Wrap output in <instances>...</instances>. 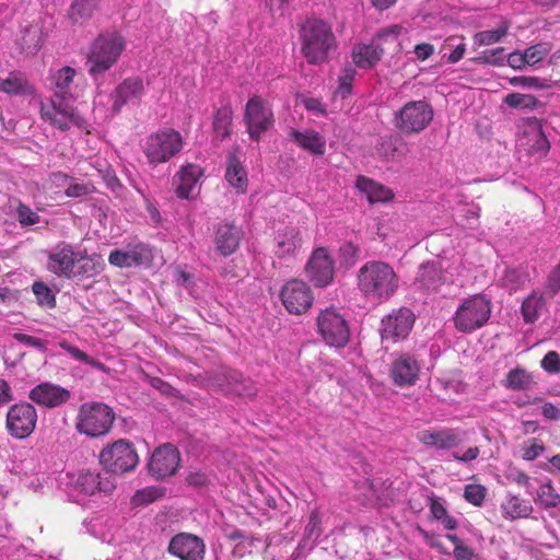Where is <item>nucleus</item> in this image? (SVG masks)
I'll return each mask as SVG.
<instances>
[{
    "instance_id": "3c124183",
    "label": "nucleus",
    "mask_w": 560,
    "mask_h": 560,
    "mask_svg": "<svg viewBox=\"0 0 560 560\" xmlns=\"http://www.w3.org/2000/svg\"><path fill=\"white\" fill-rule=\"evenodd\" d=\"M551 51V45L549 43H538L532 45L524 50L525 58L528 66H535L544 60Z\"/></svg>"
},
{
    "instance_id": "de8ad7c7",
    "label": "nucleus",
    "mask_w": 560,
    "mask_h": 560,
    "mask_svg": "<svg viewBox=\"0 0 560 560\" xmlns=\"http://www.w3.org/2000/svg\"><path fill=\"white\" fill-rule=\"evenodd\" d=\"M165 490L161 487L150 486L138 490L131 501L133 505H147L164 497Z\"/></svg>"
},
{
    "instance_id": "20e7f679",
    "label": "nucleus",
    "mask_w": 560,
    "mask_h": 560,
    "mask_svg": "<svg viewBox=\"0 0 560 560\" xmlns=\"http://www.w3.org/2000/svg\"><path fill=\"white\" fill-rule=\"evenodd\" d=\"M301 51L311 65H322L328 60L330 51L337 47L331 25L318 19H308L300 31Z\"/></svg>"
},
{
    "instance_id": "c85d7f7f",
    "label": "nucleus",
    "mask_w": 560,
    "mask_h": 560,
    "mask_svg": "<svg viewBox=\"0 0 560 560\" xmlns=\"http://www.w3.org/2000/svg\"><path fill=\"white\" fill-rule=\"evenodd\" d=\"M383 48L380 44H355L352 48L351 57L353 63L361 69L373 68L383 56Z\"/></svg>"
},
{
    "instance_id": "4d7b16f0",
    "label": "nucleus",
    "mask_w": 560,
    "mask_h": 560,
    "mask_svg": "<svg viewBox=\"0 0 560 560\" xmlns=\"http://www.w3.org/2000/svg\"><path fill=\"white\" fill-rule=\"evenodd\" d=\"M320 523H322L320 512L318 509H314L311 512L308 523L305 526V536L308 539L316 540L320 536V534H322Z\"/></svg>"
},
{
    "instance_id": "6ab92c4d",
    "label": "nucleus",
    "mask_w": 560,
    "mask_h": 560,
    "mask_svg": "<svg viewBox=\"0 0 560 560\" xmlns=\"http://www.w3.org/2000/svg\"><path fill=\"white\" fill-rule=\"evenodd\" d=\"M153 258L151 248L141 243H131L120 249L112 250L108 256L110 265L118 268H131L149 264Z\"/></svg>"
},
{
    "instance_id": "4be33fe9",
    "label": "nucleus",
    "mask_w": 560,
    "mask_h": 560,
    "mask_svg": "<svg viewBox=\"0 0 560 560\" xmlns=\"http://www.w3.org/2000/svg\"><path fill=\"white\" fill-rule=\"evenodd\" d=\"M202 176L201 166L192 163L183 165L173 177L176 196L186 200L195 199L199 194L198 183Z\"/></svg>"
},
{
    "instance_id": "5fc2aeb1",
    "label": "nucleus",
    "mask_w": 560,
    "mask_h": 560,
    "mask_svg": "<svg viewBox=\"0 0 560 560\" xmlns=\"http://www.w3.org/2000/svg\"><path fill=\"white\" fill-rule=\"evenodd\" d=\"M402 30V26L397 24L383 27L375 34L374 43L381 45L384 43L394 42L397 44V47H399L400 44L398 43V38Z\"/></svg>"
},
{
    "instance_id": "f704fd0d",
    "label": "nucleus",
    "mask_w": 560,
    "mask_h": 560,
    "mask_svg": "<svg viewBox=\"0 0 560 560\" xmlns=\"http://www.w3.org/2000/svg\"><path fill=\"white\" fill-rule=\"evenodd\" d=\"M225 179L237 189L238 192H245L247 188V173L235 153H231L226 162Z\"/></svg>"
},
{
    "instance_id": "473e14b6",
    "label": "nucleus",
    "mask_w": 560,
    "mask_h": 560,
    "mask_svg": "<svg viewBox=\"0 0 560 560\" xmlns=\"http://www.w3.org/2000/svg\"><path fill=\"white\" fill-rule=\"evenodd\" d=\"M357 188L366 196L371 203L386 202L394 196L389 188L365 176L358 177Z\"/></svg>"
},
{
    "instance_id": "9d476101",
    "label": "nucleus",
    "mask_w": 560,
    "mask_h": 560,
    "mask_svg": "<svg viewBox=\"0 0 560 560\" xmlns=\"http://www.w3.org/2000/svg\"><path fill=\"white\" fill-rule=\"evenodd\" d=\"M433 119V108L425 101H410L394 113L393 124L404 135L419 133Z\"/></svg>"
},
{
    "instance_id": "c03bdc74",
    "label": "nucleus",
    "mask_w": 560,
    "mask_h": 560,
    "mask_svg": "<svg viewBox=\"0 0 560 560\" xmlns=\"http://www.w3.org/2000/svg\"><path fill=\"white\" fill-rule=\"evenodd\" d=\"M509 23L503 21L495 30L480 31L475 34L474 43L478 46H489L499 43L509 31Z\"/></svg>"
},
{
    "instance_id": "6e6d98bb",
    "label": "nucleus",
    "mask_w": 560,
    "mask_h": 560,
    "mask_svg": "<svg viewBox=\"0 0 560 560\" xmlns=\"http://www.w3.org/2000/svg\"><path fill=\"white\" fill-rule=\"evenodd\" d=\"M487 489L481 485H467L464 489V498L467 502L480 506L486 498Z\"/></svg>"
},
{
    "instance_id": "49530a36",
    "label": "nucleus",
    "mask_w": 560,
    "mask_h": 560,
    "mask_svg": "<svg viewBox=\"0 0 560 560\" xmlns=\"http://www.w3.org/2000/svg\"><path fill=\"white\" fill-rule=\"evenodd\" d=\"M32 292L39 306L45 308H54L56 306V294L46 283L35 281L32 285Z\"/></svg>"
},
{
    "instance_id": "7c9ffc66",
    "label": "nucleus",
    "mask_w": 560,
    "mask_h": 560,
    "mask_svg": "<svg viewBox=\"0 0 560 560\" xmlns=\"http://www.w3.org/2000/svg\"><path fill=\"white\" fill-rule=\"evenodd\" d=\"M45 38L46 34L43 26L39 23H35L22 31L18 44L26 55H35L42 48Z\"/></svg>"
},
{
    "instance_id": "052dcab7",
    "label": "nucleus",
    "mask_w": 560,
    "mask_h": 560,
    "mask_svg": "<svg viewBox=\"0 0 560 560\" xmlns=\"http://www.w3.org/2000/svg\"><path fill=\"white\" fill-rule=\"evenodd\" d=\"M19 222L23 226L34 225L39 222V215L33 211L28 206L20 205L16 209Z\"/></svg>"
},
{
    "instance_id": "39448f33",
    "label": "nucleus",
    "mask_w": 560,
    "mask_h": 560,
    "mask_svg": "<svg viewBox=\"0 0 560 560\" xmlns=\"http://www.w3.org/2000/svg\"><path fill=\"white\" fill-rule=\"evenodd\" d=\"M125 49V39L117 32L103 33L92 44L86 65L92 75L109 70Z\"/></svg>"
},
{
    "instance_id": "412c9836",
    "label": "nucleus",
    "mask_w": 560,
    "mask_h": 560,
    "mask_svg": "<svg viewBox=\"0 0 560 560\" xmlns=\"http://www.w3.org/2000/svg\"><path fill=\"white\" fill-rule=\"evenodd\" d=\"M67 485L71 487L74 492L84 495H92L96 492H110L114 485L110 480L102 479L101 474L97 471H79L67 474Z\"/></svg>"
},
{
    "instance_id": "8fccbe9b",
    "label": "nucleus",
    "mask_w": 560,
    "mask_h": 560,
    "mask_svg": "<svg viewBox=\"0 0 560 560\" xmlns=\"http://www.w3.org/2000/svg\"><path fill=\"white\" fill-rule=\"evenodd\" d=\"M509 83L515 88H522L526 90H544L549 88L548 80L537 77H512L509 79Z\"/></svg>"
},
{
    "instance_id": "2eb2a0df",
    "label": "nucleus",
    "mask_w": 560,
    "mask_h": 560,
    "mask_svg": "<svg viewBox=\"0 0 560 560\" xmlns=\"http://www.w3.org/2000/svg\"><path fill=\"white\" fill-rule=\"evenodd\" d=\"M167 552L179 560H205L206 544L199 536L182 532L171 538Z\"/></svg>"
},
{
    "instance_id": "c9c22d12",
    "label": "nucleus",
    "mask_w": 560,
    "mask_h": 560,
    "mask_svg": "<svg viewBox=\"0 0 560 560\" xmlns=\"http://www.w3.org/2000/svg\"><path fill=\"white\" fill-rule=\"evenodd\" d=\"M546 306V300L541 292L534 290L522 303L521 312L525 323H535Z\"/></svg>"
},
{
    "instance_id": "a878e982",
    "label": "nucleus",
    "mask_w": 560,
    "mask_h": 560,
    "mask_svg": "<svg viewBox=\"0 0 560 560\" xmlns=\"http://www.w3.org/2000/svg\"><path fill=\"white\" fill-rule=\"evenodd\" d=\"M289 139L311 154L320 156L325 153L326 139L313 129H291L289 132Z\"/></svg>"
},
{
    "instance_id": "79ce46f5",
    "label": "nucleus",
    "mask_w": 560,
    "mask_h": 560,
    "mask_svg": "<svg viewBox=\"0 0 560 560\" xmlns=\"http://www.w3.org/2000/svg\"><path fill=\"white\" fill-rule=\"evenodd\" d=\"M1 92L11 95H32L34 89L22 74L12 73L3 80Z\"/></svg>"
},
{
    "instance_id": "ddd939ff",
    "label": "nucleus",
    "mask_w": 560,
    "mask_h": 560,
    "mask_svg": "<svg viewBox=\"0 0 560 560\" xmlns=\"http://www.w3.org/2000/svg\"><path fill=\"white\" fill-rule=\"evenodd\" d=\"M37 423V411L28 402H20L11 406L7 412L5 428L8 433L22 440L30 436Z\"/></svg>"
},
{
    "instance_id": "864d4df0",
    "label": "nucleus",
    "mask_w": 560,
    "mask_h": 560,
    "mask_svg": "<svg viewBox=\"0 0 560 560\" xmlns=\"http://www.w3.org/2000/svg\"><path fill=\"white\" fill-rule=\"evenodd\" d=\"M60 348L63 349L65 351H67L72 359L79 361V362H82L84 364H88V365H91L95 369H98V370H103L104 369V364L98 362V361H95L94 359L90 358L85 352L81 351L79 348L74 347V346H71L69 342L67 341H61L59 343Z\"/></svg>"
},
{
    "instance_id": "f3484780",
    "label": "nucleus",
    "mask_w": 560,
    "mask_h": 560,
    "mask_svg": "<svg viewBox=\"0 0 560 560\" xmlns=\"http://www.w3.org/2000/svg\"><path fill=\"white\" fill-rule=\"evenodd\" d=\"M415 323L413 313L402 307L382 319L381 336L383 340L396 342L405 339Z\"/></svg>"
},
{
    "instance_id": "4468645a",
    "label": "nucleus",
    "mask_w": 560,
    "mask_h": 560,
    "mask_svg": "<svg viewBox=\"0 0 560 560\" xmlns=\"http://www.w3.org/2000/svg\"><path fill=\"white\" fill-rule=\"evenodd\" d=\"M305 271L308 280L318 288H324L332 281L335 264L325 247H318L313 250Z\"/></svg>"
},
{
    "instance_id": "37998d69",
    "label": "nucleus",
    "mask_w": 560,
    "mask_h": 560,
    "mask_svg": "<svg viewBox=\"0 0 560 560\" xmlns=\"http://www.w3.org/2000/svg\"><path fill=\"white\" fill-rule=\"evenodd\" d=\"M233 110L231 106L219 108L213 118V131L215 137L223 140L231 133Z\"/></svg>"
},
{
    "instance_id": "aec40b11",
    "label": "nucleus",
    "mask_w": 560,
    "mask_h": 560,
    "mask_svg": "<svg viewBox=\"0 0 560 560\" xmlns=\"http://www.w3.org/2000/svg\"><path fill=\"white\" fill-rule=\"evenodd\" d=\"M179 452L172 444L158 447L150 459L149 472L156 479H164L174 475L179 466Z\"/></svg>"
},
{
    "instance_id": "338daca9",
    "label": "nucleus",
    "mask_w": 560,
    "mask_h": 560,
    "mask_svg": "<svg viewBox=\"0 0 560 560\" xmlns=\"http://www.w3.org/2000/svg\"><path fill=\"white\" fill-rule=\"evenodd\" d=\"M94 191V186L91 184L71 183L66 188L68 197H83Z\"/></svg>"
},
{
    "instance_id": "a211bd4d",
    "label": "nucleus",
    "mask_w": 560,
    "mask_h": 560,
    "mask_svg": "<svg viewBox=\"0 0 560 560\" xmlns=\"http://www.w3.org/2000/svg\"><path fill=\"white\" fill-rule=\"evenodd\" d=\"M418 440L427 447L448 451L464 441V432L457 428L427 429L418 432Z\"/></svg>"
},
{
    "instance_id": "4c0bfd02",
    "label": "nucleus",
    "mask_w": 560,
    "mask_h": 560,
    "mask_svg": "<svg viewBox=\"0 0 560 560\" xmlns=\"http://www.w3.org/2000/svg\"><path fill=\"white\" fill-rule=\"evenodd\" d=\"M535 503L545 509L556 508L560 504V494L555 490L549 479L539 481V487H534V495H530Z\"/></svg>"
},
{
    "instance_id": "774afa93",
    "label": "nucleus",
    "mask_w": 560,
    "mask_h": 560,
    "mask_svg": "<svg viewBox=\"0 0 560 560\" xmlns=\"http://www.w3.org/2000/svg\"><path fill=\"white\" fill-rule=\"evenodd\" d=\"M547 289L552 293H558L560 291V261L548 275Z\"/></svg>"
},
{
    "instance_id": "dca6fc26",
    "label": "nucleus",
    "mask_w": 560,
    "mask_h": 560,
    "mask_svg": "<svg viewBox=\"0 0 560 560\" xmlns=\"http://www.w3.org/2000/svg\"><path fill=\"white\" fill-rule=\"evenodd\" d=\"M313 294L310 287L301 280L287 282L281 291V301L291 314H303L313 304Z\"/></svg>"
},
{
    "instance_id": "e433bc0d",
    "label": "nucleus",
    "mask_w": 560,
    "mask_h": 560,
    "mask_svg": "<svg viewBox=\"0 0 560 560\" xmlns=\"http://www.w3.org/2000/svg\"><path fill=\"white\" fill-rule=\"evenodd\" d=\"M527 140L525 143L528 147L530 154H538L539 156L546 155L549 151L550 144L538 124L528 127L521 141Z\"/></svg>"
},
{
    "instance_id": "e2e57ef3",
    "label": "nucleus",
    "mask_w": 560,
    "mask_h": 560,
    "mask_svg": "<svg viewBox=\"0 0 560 560\" xmlns=\"http://www.w3.org/2000/svg\"><path fill=\"white\" fill-rule=\"evenodd\" d=\"M13 338L19 342H21L25 346L35 348L42 352H44L46 350V341H44L37 337L30 336V335H26L23 332H15L13 335Z\"/></svg>"
},
{
    "instance_id": "f03ea898",
    "label": "nucleus",
    "mask_w": 560,
    "mask_h": 560,
    "mask_svg": "<svg viewBox=\"0 0 560 560\" xmlns=\"http://www.w3.org/2000/svg\"><path fill=\"white\" fill-rule=\"evenodd\" d=\"M46 267L60 278L81 279L98 275L104 264L101 256L75 252L70 244L61 242L49 250Z\"/></svg>"
},
{
    "instance_id": "603ef678",
    "label": "nucleus",
    "mask_w": 560,
    "mask_h": 560,
    "mask_svg": "<svg viewBox=\"0 0 560 560\" xmlns=\"http://www.w3.org/2000/svg\"><path fill=\"white\" fill-rule=\"evenodd\" d=\"M355 69L351 66H347L342 69L338 79L339 84L336 90V95L343 100L351 93L352 82L355 78Z\"/></svg>"
},
{
    "instance_id": "b1692460",
    "label": "nucleus",
    "mask_w": 560,
    "mask_h": 560,
    "mask_svg": "<svg viewBox=\"0 0 560 560\" xmlns=\"http://www.w3.org/2000/svg\"><path fill=\"white\" fill-rule=\"evenodd\" d=\"M419 373V361L410 353H401L392 362L390 376L398 386L413 385Z\"/></svg>"
},
{
    "instance_id": "bb28decb",
    "label": "nucleus",
    "mask_w": 560,
    "mask_h": 560,
    "mask_svg": "<svg viewBox=\"0 0 560 560\" xmlns=\"http://www.w3.org/2000/svg\"><path fill=\"white\" fill-rule=\"evenodd\" d=\"M241 238L242 232L237 226L230 223L219 224L214 233L215 249L222 256H230L237 249Z\"/></svg>"
},
{
    "instance_id": "69168bd1",
    "label": "nucleus",
    "mask_w": 560,
    "mask_h": 560,
    "mask_svg": "<svg viewBox=\"0 0 560 560\" xmlns=\"http://www.w3.org/2000/svg\"><path fill=\"white\" fill-rule=\"evenodd\" d=\"M48 477L43 474H35L33 476H30V479L24 478L22 479V482L24 486L28 489H31L34 492H40L44 489L45 483L47 482Z\"/></svg>"
},
{
    "instance_id": "423d86ee",
    "label": "nucleus",
    "mask_w": 560,
    "mask_h": 560,
    "mask_svg": "<svg viewBox=\"0 0 560 560\" xmlns=\"http://www.w3.org/2000/svg\"><path fill=\"white\" fill-rule=\"evenodd\" d=\"M184 148V139L175 129L162 128L150 135L142 147V151L150 165L168 162Z\"/></svg>"
},
{
    "instance_id": "09e8293b",
    "label": "nucleus",
    "mask_w": 560,
    "mask_h": 560,
    "mask_svg": "<svg viewBox=\"0 0 560 560\" xmlns=\"http://www.w3.org/2000/svg\"><path fill=\"white\" fill-rule=\"evenodd\" d=\"M503 103L511 108L534 109L538 105V100L530 94L510 93L503 98Z\"/></svg>"
},
{
    "instance_id": "f257e3e1",
    "label": "nucleus",
    "mask_w": 560,
    "mask_h": 560,
    "mask_svg": "<svg viewBox=\"0 0 560 560\" xmlns=\"http://www.w3.org/2000/svg\"><path fill=\"white\" fill-rule=\"evenodd\" d=\"M75 69L62 67L50 77L52 96L40 103V117L59 130L66 131L75 126L83 128L85 119L77 112L71 101L73 98Z\"/></svg>"
},
{
    "instance_id": "f8f14e48",
    "label": "nucleus",
    "mask_w": 560,
    "mask_h": 560,
    "mask_svg": "<svg viewBox=\"0 0 560 560\" xmlns=\"http://www.w3.org/2000/svg\"><path fill=\"white\" fill-rule=\"evenodd\" d=\"M244 124L249 138L259 141L261 135L268 131L275 124L273 112L264 98L252 96L245 106Z\"/></svg>"
},
{
    "instance_id": "7ed1b4c3",
    "label": "nucleus",
    "mask_w": 560,
    "mask_h": 560,
    "mask_svg": "<svg viewBox=\"0 0 560 560\" xmlns=\"http://www.w3.org/2000/svg\"><path fill=\"white\" fill-rule=\"evenodd\" d=\"M357 285L368 301L381 304L397 292L399 277L388 262L371 260L359 269Z\"/></svg>"
},
{
    "instance_id": "cd10ccee",
    "label": "nucleus",
    "mask_w": 560,
    "mask_h": 560,
    "mask_svg": "<svg viewBox=\"0 0 560 560\" xmlns=\"http://www.w3.org/2000/svg\"><path fill=\"white\" fill-rule=\"evenodd\" d=\"M444 281L441 264L429 261L420 266L415 284L422 290L435 291Z\"/></svg>"
},
{
    "instance_id": "ea45409f",
    "label": "nucleus",
    "mask_w": 560,
    "mask_h": 560,
    "mask_svg": "<svg viewBox=\"0 0 560 560\" xmlns=\"http://www.w3.org/2000/svg\"><path fill=\"white\" fill-rule=\"evenodd\" d=\"M533 384V375L523 368L511 370L503 382V386L511 390H527Z\"/></svg>"
},
{
    "instance_id": "58836bf2",
    "label": "nucleus",
    "mask_w": 560,
    "mask_h": 560,
    "mask_svg": "<svg viewBox=\"0 0 560 560\" xmlns=\"http://www.w3.org/2000/svg\"><path fill=\"white\" fill-rule=\"evenodd\" d=\"M98 8V0H73L68 18L74 24L83 23L92 18Z\"/></svg>"
},
{
    "instance_id": "a19ab883",
    "label": "nucleus",
    "mask_w": 560,
    "mask_h": 560,
    "mask_svg": "<svg viewBox=\"0 0 560 560\" xmlns=\"http://www.w3.org/2000/svg\"><path fill=\"white\" fill-rule=\"evenodd\" d=\"M502 285L510 292L522 289L529 281V273L526 267L506 268L501 279Z\"/></svg>"
},
{
    "instance_id": "0eeeda50",
    "label": "nucleus",
    "mask_w": 560,
    "mask_h": 560,
    "mask_svg": "<svg viewBox=\"0 0 560 560\" xmlns=\"http://www.w3.org/2000/svg\"><path fill=\"white\" fill-rule=\"evenodd\" d=\"M114 421L113 410L103 402H84L80 406L75 429L79 433L90 438L106 434Z\"/></svg>"
},
{
    "instance_id": "1a4fd4ad",
    "label": "nucleus",
    "mask_w": 560,
    "mask_h": 560,
    "mask_svg": "<svg viewBox=\"0 0 560 560\" xmlns=\"http://www.w3.org/2000/svg\"><path fill=\"white\" fill-rule=\"evenodd\" d=\"M490 314V300L483 295H472L457 307L453 318L455 328L462 332H472L489 320Z\"/></svg>"
},
{
    "instance_id": "0e129e2a",
    "label": "nucleus",
    "mask_w": 560,
    "mask_h": 560,
    "mask_svg": "<svg viewBox=\"0 0 560 560\" xmlns=\"http://www.w3.org/2000/svg\"><path fill=\"white\" fill-rule=\"evenodd\" d=\"M541 368L549 373H560V355L556 351H549L541 360Z\"/></svg>"
},
{
    "instance_id": "bf43d9fd",
    "label": "nucleus",
    "mask_w": 560,
    "mask_h": 560,
    "mask_svg": "<svg viewBox=\"0 0 560 560\" xmlns=\"http://www.w3.org/2000/svg\"><path fill=\"white\" fill-rule=\"evenodd\" d=\"M544 450V444L536 439L528 440L522 447V457L528 462L534 460L542 454Z\"/></svg>"
},
{
    "instance_id": "c756f323",
    "label": "nucleus",
    "mask_w": 560,
    "mask_h": 560,
    "mask_svg": "<svg viewBox=\"0 0 560 560\" xmlns=\"http://www.w3.org/2000/svg\"><path fill=\"white\" fill-rule=\"evenodd\" d=\"M275 253L278 257L293 256L302 245L300 231L293 226H288L279 231L275 238Z\"/></svg>"
},
{
    "instance_id": "9b49d317",
    "label": "nucleus",
    "mask_w": 560,
    "mask_h": 560,
    "mask_svg": "<svg viewBox=\"0 0 560 560\" xmlns=\"http://www.w3.org/2000/svg\"><path fill=\"white\" fill-rule=\"evenodd\" d=\"M100 462L107 471L124 474L137 467L139 456L130 442L118 440L102 450Z\"/></svg>"
},
{
    "instance_id": "393cba45",
    "label": "nucleus",
    "mask_w": 560,
    "mask_h": 560,
    "mask_svg": "<svg viewBox=\"0 0 560 560\" xmlns=\"http://www.w3.org/2000/svg\"><path fill=\"white\" fill-rule=\"evenodd\" d=\"M144 94V83L140 78H128L124 80L115 90L113 95V110L119 112L121 107L129 103H137Z\"/></svg>"
},
{
    "instance_id": "a18cd8bd",
    "label": "nucleus",
    "mask_w": 560,
    "mask_h": 560,
    "mask_svg": "<svg viewBox=\"0 0 560 560\" xmlns=\"http://www.w3.org/2000/svg\"><path fill=\"white\" fill-rule=\"evenodd\" d=\"M40 469L42 465L38 456L31 453L23 457L13 467V470L15 471V474L20 476L21 480L26 477L27 479H30V476H33L35 474H43Z\"/></svg>"
},
{
    "instance_id": "72a5a7b5",
    "label": "nucleus",
    "mask_w": 560,
    "mask_h": 560,
    "mask_svg": "<svg viewBox=\"0 0 560 560\" xmlns=\"http://www.w3.org/2000/svg\"><path fill=\"white\" fill-rule=\"evenodd\" d=\"M376 154L385 160H395L406 153V142L399 136H385L378 139Z\"/></svg>"
},
{
    "instance_id": "2f4dec72",
    "label": "nucleus",
    "mask_w": 560,
    "mask_h": 560,
    "mask_svg": "<svg viewBox=\"0 0 560 560\" xmlns=\"http://www.w3.org/2000/svg\"><path fill=\"white\" fill-rule=\"evenodd\" d=\"M500 508L502 516L506 520L527 517L533 511L529 502L512 493L505 495Z\"/></svg>"
},
{
    "instance_id": "680f3d73",
    "label": "nucleus",
    "mask_w": 560,
    "mask_h": 560,
    "mask_svg": "<svg viewBox=\"0 0 560 560\" xmlns=\"http://www.w3.org/2000/svg\"><path fill=\"white\" fill-rule=\"evenodd\" d=\"M358 255L359 248L350 242L342 244L339 248L340 259L346 266H352L355 262Z\"/></svg>"
},
{
    "instance_id": "13d9d810",
    "label": "nucleus",
    "mask_w": 560,
    "mask_h": 560,
    "mask_svg": "<svg viewBox=\"0 0 560 560\" xmlns=\"http://www.w3.org/2000/svg\"><path fill=\"white\" fill-rule=\"evenodd\" d=\"M478 61L493 66H503L505 62L504 48L498 47L485 50L478 58Z\"/></svg>"
},
{
    "instance_id": "6e6552de",
    "label": "nucleus",
    "mask_w": 560,
    "mask_h": 560,
    "mask_svg": "<svg viewBox=\"0 0 560 560\" xmlns=\"http://www.w3.org/2000/svg\"><path fill=\"white\" fill-rule=\"evenodd\" d=\"M316 331L331 348H343L350 340V327L345 316L335 307L322 310L316 318Z\"/></svg>"
},
{
    "instance_id": "5701e85b",
    "label": "nucleus",
    "mask_w": 560,
    "mask_h": 560,
    "mask_svg": "<svg viewBox=\"0 0 560 560\" xmlns=\"http://www.w3.org/2000/svg\"><path fill=\"white\" fill-rule=\"evenodd\" d=\"M32 401L46 408H56L66 404L71 393L57 384L44 382L33 387L28 394Z\"/></svg>"
}]
</instances>
